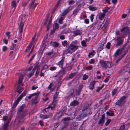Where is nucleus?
<instances>
[{"label":"nucleus","instance_id":"f257e3e1","mask_svg":"<svg viewBox=\"0 0 130 130\" xmlns=\"http://www.w3.org/2000/svg\"><path fill=\"white\" fill-rule=\"evenodd\" d=\"M25 108V105L22 104L19 108L17 112L16 118L19 119L18 123H23L24 121L25 114L23 112Z\"/></svg>","mask_w":130,"mask_h":130},{"label":"nucleus","instance_id":"f03ea898","mask_svg":"<svg viewBox=\"0 0 130 130\" xmlns=\"http://www.w3.org/2000/svg\"><path fill=\"white\" fill-rule=\"evenodd\" d=\"M78 48L77 41L75 40L72 41L67 47L66 50L69 53L72 54L75 52Z\"/></svg>","mask_w":130,"mask_h":130},{"label":"nucleus","instance_id":"7ed1b4c3","mask_svg":"<svg viewBox=\"0 0 130 130\" xmlns=\"http://www.w3.org/2000/svg\"><path fill=\"white\" fill-rule=\"evenodd\" d=\"M101 66L105 69L107 68H110L113 65L112 62H109L108 61H105L104 60H100L99 61Z\"/></svg>","mask_w":130,"mask_h":130},{"label":"nucleus","instance_id":"20e7f679","mask_svg":"<svg viewBox=\"0 0 130 130\" xmlns=\"http://www.w3.org/2000/svg\"><path fill=\"white\" fill-rule=\"evenodd\" d=\"M27 93L26 91V90H25L23 93L17 98L16 100L15 101L14 104V105L16 106H17L22 98L24 96L26 95Z\"/></svg>","mask_w":130,"mask_h":130},{"label":"nucleus","instance_id":"39448f33","mask_svg":"<svg viewBox=\"0 0 130 130\" xmlns=\"http://www.w3.org/2000/svg\"><path fill=\"white\" fill-rule=\"evenodd\" d=\"M45 44L42 43L41 45V47L40 48L38 52L37 56L38 58H40L43 53L44 49L45 48Z\"/></svg>","mask_w":130,"mask_h":130},{"label":"nucleus","instance_id":"423d86ee","mask_svg":"<svg viewBox=\"0 0 130 130\" xmlns=\"http://www.w3.org/2000/svg\"><path fill=\"white\" fill-rule=\"evenodd\" d=\"M113 40L115 41H117V43L116 44V47L117 46H121L123 44V41L122 39V37H115Z\"/></svg>","mask_w":130,"mask_h":130},{"label":"nucleus","instance_id":"0eeeda50","mask_svg":"<svg viewBox=\"0 0 130 130\" xmlns=\"http://www.w3.org/2000/svg\"><path fill=\"white\" fill-rule=\"evenodd\" d=\"M120 71L122 74H124L128 71L129 73H130V62L127 64L123 68H122Z\"/></svg>","mask_w":130,"mask_h":130},{"label":"nucleus","instance_id":"6e6552de","mask_svg":"<svg viewBox=\"0 0 130 130\" xmlns=\"http://www.w3.org/2000/svg\"><path fill=\"white\" fill-rule=\"evenodd\" d=\"M91 110L87 106H85L83 110V112L85 115H87L90 112Z\"/></svg>","mask_w":130,"mask_h":130},{"label":"nucleus","instance_id":"1a4fd4ad","mask_svg":"<svg viewBox=\"0 0 130 130\" xmlns=\"http://www.w3.org/2000/svg\"><path fill=\"white\" fill-rule=\"evenodd\" d=\"M105 114H103L102 115L100 119L98 124V125H100L102 126L105 121Z\"/></svg>","mask_w":130,"mask_h":130},{"label":"nucleus","instance_id":"9d476101","mask_svg":"<svg viewBox=\"0 0 130 130\" xmlns=\"http://www.w3.org/2000/svg\"><path fill=\"white\" fill-rule=\"evenodd\" d=\"M73 8V6H70L64 10L62 13V15L63 16L66 15L70 10H72Z\"/></svg>","mask_w":130,"mask_h":130},{"label":"nucleus","instance_id":"9b49d317","mask_svg":"<svg viewBox=\"0 0 130 130\" xmlns=\"http://www.w3.org/2000/svg\"><path fill=\"white\" fill-rule=\"evenodd\" d=\"M81 6L80 4L78 5L77 7L73 10L72 13V15H74L75 16L77 15V13H78L79 10L80 9Z\"/></svg>","mask_w":130,"mask_h":130},{"label":"nucleus","instance_id":"f8f14e48","mask_svg":"<svg viewBox=\"0 0 130 130\" xmlns=\"http://www.w3.org/2000/svg\"><path fill=\"white\" fill-rule=\"evenodd\" d=\"M53 116V114L52 113H50L48 115H45L40 114V116L41 118H42L43 119H46L51 118Z\"/></svg>","mask_w":130,"mask_h":130},{"label":"nucleus","instance_id":"ddd939ff","mask_svg":"<svg viewBox=\"0 0 130 130\" xmlns=\"http://www.w3.org/2000/svg\"><path fill=\"white\" fill-rule=\"evenodd\" d=\"M56 104L54 103V102H52V103L50 104L46 108V109H48L51 108V110H53L55 109V107L56 106Z\"/></svg>","mask_w":130,"mask_h":130},{"label":"nucleus","instance_id":"4468645a","mask_svg":"<svg viewBox=\"0 0 130 130\" xmlns=\"http://www.w3.org/2000/svg\"><path fill=\"white\" fill-rule=\"evenodd\" d=\"M23 75H21L20 76L17 85L18 86H23L24 85L22 83L23 79Z\"/></svg>","mask_w":130,"mask_h":130},{"label":"nucleus","instance_id":"2eb2a0df","mask_svg":"<svg viewBox=\"0 0 130 130\" xmlns=\"http://www.w3.org/2000/svg\"><path fill=\"white\" fill-rule=\"evenodd\" d=\"M65 57L62 56L61 60L59 62L58 64L59 67L61 68H62L63 67V64L64 60L65 59Z\"/></svg>","mask_w":130,"mask_h":130},{"label":"nucleus","instance_id":"dca6fc26","mask_svg":"<svg viewBox=\"0 0 130 130\" xmlns=\"http://www.w3.org/2000/svg\"><path fill=\"white\" fill-rule=\"evenodd\" d=\"M74 36H75L77 35H80L82 34V33L79 30L76 29L73 32Z\"/></svg>","mask_w":130,"mask_h":130},{"label":"nucleus","instance_id":"f3484780","mask_svg":"<svg viewBox=\"0 0 130 130\" xmlns=\"http://www.w3.org/2000/svg\"><path fill=\"white\" fill-rule=\"evenodd\" d=\"M24 25V23L22 22V21H21L20 23L19 28V32L21 33L22 32Z\"/></svg>","mask_w":130,"mask_h":130},{"label":"nucleus","instance_id":"a211bd4d","mask_svg":"<svg viewBox=\"0 0 130 130\" xmlns=\"http://www.w3.org/2000/svg\"><path fill=\"white\" fill-rule=\"evenodd\" d=\"M20 86H17L16 89V91L19 93L20 94L22 92V91L24 90V88L22 87H20Z\"/></svg>","mask_w":130,"mask_h":130},{"label":"nucleus","instance_id":"6ab92c4d","mask_svg":"<svg viewBox=\"0 0 130 130\" xmlns=\"http://www.w3.org/2000/svg\"><path fill=\"white\" fill-rule=\"evenodd\" d=\"M52 15L50 18V19L49 21H48V24L46 26V28H47V31H48L49 29L50 28L51 26V22L52 20Z\"/></svg>","mask_w":130,"mask_h":130},{"label":"nucleus","instance_id":"aec40b11","mask_svg":"<svg viewBox=\"0 0 130 130\" xmlns=\"http://www.w3.org/2000/svg\"><path fill=\"white\" fill-rule=\"evenodd\" d=\"M61 68L62 69L64 70V71L66 72L68 71H69L71 70L72 69V67L71 66H65L64 68L63 67V68Z\"/></svg>","mask_w":130,"mask_h":130},{"label":"nucleus","instance_id":"412c9836","mask_svg":"<svg viewBox=\"0 0 130 130\" xmlns=\"http://www.w3.org/2000/svg\"><path fill=\"white\" fill-rule=\"evenodd\" d=\"M79 104V103L78 101L74 100L70 103V105L71 106H75L78 105Z\"/></svg>","mask_w":130,"mask_h":130},{"label":"nucleus","instance_id":"4be33fe9","mask_svg":"<svg viewBox=\"0 0 130 130\" xmlns=\"http://www.w3.org/2000/svg\"><path fill=\"white\" fill-rule=\"evenodd\" d=\"M37 96H36L34 99H32L31 100L32 104H37L38 101L37 100V99L39 95H37Z\"/></svg>","mask_w":130,"mask_h":130},{"label":"nucleus","instance_id":"5701e85b","mask_svg":"<svg viewBox=\"0 0 130 130\" xmlns=\"http://www.w3.org/2000/svg\"><path fill=\"white\" fill-rule=\"evenodd\" d=\"M16 1L15 0H13L11 2V5L14 8L13 11H15L17 6L16 3Z\"/></svg>","mask_w":130,"mask_h":130},{"label":"nucleus","instance_id":"b1692460","mask_svg":"<svg viewBox=\"0 0 130 130\" xmlns=\"http://www.w3.org/2000/svg\"><path fill=\"white\" fill-rule=\"evenodd\" d=\"M95 84V81L91 82H90L89 86V88L91 90H93L94 88V86Z\"/></svg>","mask_w":130,"mask_h":130},{"label":"nucleus","instance_id":"393cba45","mask_svg":"<svg viewBox=\"0 0 130 130\" xmlns=\"http://www.w3.org/2000/svg\"><path fill=\"white\" fill-rule=\"evenodd\" d=\"M58 95V94L57 93V92H56L54 94L53 96V100L52 102H54V103H55V104H56H56L57 101V100H55L57 98Z\"/></svg>","mask_w":130,"mask_h":130},{"label":"nucleus","instance_id":"a878e982","mask_svg":"<svg viewBox=\"0 0 130 130\" xmlns=\"http://www.w3.org/2000/svg\"><path fill=\"white\" fill-rule=\"evenodd\" d=\"M52 41H51L50 42L51 44V45L53 46V47H58L59 45V43L57 42H54L52 43Z\"/></svg>","mask_w":130,"mask_h":130},{"label":"nucleus","instance_id":"bb28decb","mask_svg":"<svg viewBox=\"0 0 130 130\" xmlns=\"http://www.w3.org/2000/svg\"><path fill=\"white\" fill-rule=\"evenodd\" d=\"M86 38L84 40L82 41L81 42L82 45L83 46L86 47L87 46L86 42L88 41H89Z\"/></svg>","mask_w":130,"mask_h":130},{"label":"nucleus","instance_id":"cd10ccee","mask_svg":"<svg viewBox=\"0 0 130 130\" xmlns=\"http://www.w3.org/2000/svg\"><path fill=\"white\" fill-rule=\"evenodd\" d=\"M40 64H39V62H36L34 64V68L35 69H39V70L40 69L39 67H40Z\"/></svg>","mask_w":130,"mask_h":130},{"label":"nucleus","instance_id":"c85d7f7f","mask_svg":"<svg viewBox=\"0 0 130 130\" xmlns=\"http://www.w3.org/2000/svg\"><path fill=\"white\" fill-rule=\"evenodd\" d=\"M67 110V108L66 107H63L61 110L60 111L59 113H62L64 115V114L66 113Z\"/></svg>","mask_w":130,"mask_h":130},{"label":"nucleus","instance_id":"c756f323","mask_svg":"<svg viewBox=\"0 0 130 130\" xmlns=\"http://www.w3.org/2000/svg\"><path fill=\"white\" fill-rule=\"evenodd\" d=\"M105 16V14L102 13H100L99 15V19L101 20H102L104 18Z\"/></svg>","mask_w":130,"mask_h":130},{"label":"nucleus","instance_id":"7c9ffc66","mask_svg":"<svg viewBox=\"0 0 130 130\" xmlns=\"http://www.w3.org/2000/svg\"><path fill=\"white\" fill-rule=\"evenodd\" d=\"M59 28V26L58 24L57 23H55L53 25V29H54V30H53L54 32H55V30L58 28Z\"/></svg>","mask_w":130,"mask_h":130},{"label":"nucleus","instance_id":"2f4dec72","mask_svg":"<svg viewBox=\"0 0 130 130\" xmlns=\"http://www.w3.org/2000/svg\"><path fill=\"white\" fill-rule=\"evenodd\" d=\"M39 92L38 93H35L32 94H30L27 97V98L29 99H30L31 97L37 95H39Z\"/></svg>","mask_w":130,"mask_h":130},{"label":"nucleus","instance_id":"473e14b6","mask_svg":"<svg viewBox=\"0 0 130 130\" xmlns=\"http://www.w3.org/2000/svg\"><path fill=\"white\" fill-rule=\"evenodd\" d=\"M88 8L90 10L92 11H94L97 9V8L96 7H93L91 5H90L88 7Z\"/></svg>","mask_w":130,"mask_h":130},{"label":"nucleus","instance_id":"72a5a7b5","mask_svg":"<svg viewBox=\"0 0 130 130\" xmlns=\"http://www.w3.org/2000/svg\"><path fill=\"white\" fill-rule=\"evenodd\" d=\"M95 52L94 50H92V51L89 52L88 55V56L89 57H92L95 54Z\"/></svg>","mask_w":130,"mask_h":130},{"label":"nucleus","instance_id":"f704fd0d","mask_svg":"<svg viewBox=\"0 0 130 130\" xmlns=\"http://www.w3.org/2000/svg\"><path fill=\"white\" fill-rule=\"evenodd\" d=\"M107 115L108 116H114V113L113 111H107L106 112Z\"/></svg>","mask_w":130,"mask_h":130},{"label":"nucleus","instance_id":"c9c22d12","mask_svg":"<svg viewBox=\"0 0 130 130\" xmlns=\"http://www.w3.org/2000/svg\"><path fill=\"white\" fill-rule=\"evenodd\" d=\"M64 19V16L62 15L61 16V17L58 20V23L60 24H62L63 23L62 21Z\"/></svg>","mask_w":130,"mask_h":130},{"label":"nucleus","instance_id":"e433bc0d","mask_svg":"<svg viewBox=\"0 0 130 130\" xmlns=\"http://www.w3.org/2000/svg\"><path fill=\"white\" fill-rule=\"evenodd\" d=\"M35 0H31L30 2L29 5V9H30L32 8L33 5L34 4Z\"/></svg>","mask_w":130,"mask_h":130},{"label":"nucleus","instance_id":"4c0bfd02","mask_svg":"<svg viewBox=\"0 0 130 130\" xmlns=\"http://www.w3.org/2000/svg\"><path fill=\"white\" fill-rule=\"evenodd\" d=\"M122 50H121L120 49H118L116 52L115 54L116 55H119L121 54L122 53Z\"/></svg>","mask_w":130,"mask_h":130},{"label":"nucleus","instance_id":"58836bf2","mask_svg":"<svg viewBox=\"0 0 130 130\" xmlns=\"http://www.w3.org/2000/svg\"><path fill=\"white\" fill-rule=\"evenodd\" d=\"M123 102L120 99L118 100L117 102H116V104L117 105L121 106L123 104Z\"/></svg>","mask_w":130,"mask_h":130},{"label":"nucleus","instance_id":"ea45409f","mask_svg":"<svg viewBox=\"0 0 130 130\" xmlns=\"http://www.w3.org/2000/svg\"><path fill=\"white\" fill-rule=\"evenodd\" d=\"M76 75V73H71L70 74L69 76V78H72Z\"/></svg>","mask_w":130,"mask_h":130},{"label":"nucleus","instance_id":"a19ab883","mask_svg":"<svg viewBox=\"0 0 130 130\" xmlns=\"http://www.w3.org/2000/svg\"><path fill=\"white\" fill-rule=\"evenodd\" d=\"M129 43L127 41V42L123 45V46L121 48V49H120V50H122V52L123 51V50H124L125 48L127 45Z\"/></svg>","mask_w":130,"mask_h":130},{"label":"nucleus","instance_id":"79ce46f5","mask_svg":"<svg viewBox=\"0 0 130 130\" xmlns=\"http://www.w3.org/2000/svg\"><path fill=\"white\" fill-rule=\"evenodd\" d=\"M78 125V124L77 122H75L72 123L71 126L73 127L76 128Z\"/></svg>","mask_w":130,"mask_h":130},{"label":"nucleus","instance_id":"37998d69","mask_svg":"<svg viewBox=\"0 0 130 130\" xmlns=\"http://www.w3.org/2000/svg\"><path fill=\"white\" fill-rule=\"evenodd\" d=\"M83 87V85H79L78 87V89L77 90L78 91H81Z\"/></svg>","mask_w":130,"mask_h":130},{"label":"nucleus","instance_id":"c03bdc74","mask_svg":"<svg viewBox=\"0 0 130 130\" xmlns=\"http://www.w3.org/2000/svg\"><path fill=\"white\" fill-rule=\"evenodd\" d=\"M74 90H71L68 93V96L69 97H70L72 96L74 93Z\"/></svg>","mask_w":130,"mask_h":130},{"label":"nucleus","instance_id":"a18cd8bd","mask_svg":"<svg viewBox=\"0 0 130 130\" xmlns=\"http://www.w3.org/2000/svg\"><path fill=\"white\" fill-rule=\"evenodd\" d=\"M59 124L58 122H56L54 125V127L53 128L54 130H55L58 127Z\"/></svg>","mask_w":130,"mask_h":130},{"label":"nucleus","instance_id":"49530a36","mask_svg":"<svg viewBox=\"0 0 130 130\" xmlns=\"http://www.w3.org/2000/svg\"><path fill=\"white\" fill-rule=\"evenodd\" d=\"M68 43V42L67 40H64L61 42L62 44L64 47L66 46L67 44Z\"/></svg>","mask_w":130,"mask_h":130},{"label":"nucleus","instance_id":"de8ad7c7","mask_svg":"<svg viewBox=\"0 0 130 130\" xmlns=\"http://www.w3.org/2000/svg\"><path fill=\"white\" fill-rule=\"evenodd\" d=\"M89 76L88 75H87L86 74H85L83 75V77L82 79L84 80H86L88 78Z\"/></svg>","mask_w":130,"mask_h":130},{"label":"nucleus","instance_id":"09e8293b","mask_svg":"<svg viewBox=\"0 0 130 130\" xmlns=\"http://www.w3.org/2000/svg\"><path fill=\"white\" fill-rule=\"evenodd\" d=\"M117 91V89L115 88L113 89L111 95L112 96H113L115 95Z\"/></svg>","mask_w":130,"mask_h":130},{"label":"nucleus","instance_id":"8fccbe9b","mask_svg":"<svg viewBox=\"0 0 130 130\" xmlns=\"http://www.w3.org/2000/svg\"><path fill=\"white\" fill-rule=\"evenodd\" d=\"M50 14H47L46 15V21L45 23L44 24V25L45 26L46 25L47 23V20H48V18L49 17Z\"/></svg>","mask_w":130,"mask_h":130},{"label":"nucleus","instance_id":"3c124183","mask_svg":"<svg viewBox=\"0 0 130 130\" xmlns=\"http://www.w3.org/2000/svg\"><path fill=\"white\" fill-rule=\"evenodd\" d=\"M8 126L4 124L2 127V130H8Z\"/></svg>","mask_w":130,"mask_h":130},{"label":"nucleus","instance_id":"603ef678","mask_svg":"<svg viewBox=\"0 0 130 130\" xmlns=\"http://www.w3.org/2000/svg\"><path fill=\"white\" fill-rule=\"evenodd\" d=\"M104 84H103L102 85L101 87H99L98 89L96 90V91L97 92H99L100 90H101L104 87Z\"/></svg>","mask_w":130,"mask_h":130},{"label":"nucleus","instance_id":"864d4df0","mask_svg":"<svg viewBox=\"0 0 130 130\" xmlns=\"http://www.w3.org/2000/svg\"><path fill=\"white\" fill-rule=\"evenodd\" d=\"M111 121V120L110 119H108L105 123V125L106 126L108 125L109 124V123Z\"/></svg>","mask_w":130,"mask_h":130},{"label":"nucleus","instance_id":"5fc2aeb1","mask_svg":"<svg viewBox=\"0 0 130 130\" xmlns=\"http://www.w3.org/2000/svg\"><path fill=\"white\" fill-rule=\"evenodd\" d=\"M93 66L91 65L87 66L86 67V69L88 70H91Z\"/></svg>","mask_w":130,"mask_h":130},{"label":"nucleus","instance_id":"6e6d98bb","mask_svg":"<svg viewBox=\"0 0 130 130\" xmlns=\"http://www.w3.org/2000/svg\"><path fill=\"white\" fill-rule=\"evenodd\" d=\"M57 68V67H51L49 69L51 71H55L56 70Z\"/></svg>","mask_w":130,"mask_h":130},{"label":"nucleus","instance_id":"4d7b16f0","mask_svg":"<svg viewBox=\"0 0 130 130\" xmlns=\"http://www.w3.org/2000/svg\"><path fill=\"white\" fill-rule=\"evenodd\" d=\"M111 43L110 42H108L107 43L106 45V47L108 49H109L110 48Z\"/></svg>","mask_w":130,"mask_h":130},{"label":"nucleus","instance_id":"13d9d810","mask_svg":"<svg viewBox=\"0 0 130 130\" xmlns=\"http://www.w3.org/2000/svg\"><path fill=\"white\" fill-rule=\"evenodd\" d=\"M126 98H127V97L126 96H122L120 98V100L123 102L124 100H125L126 99Z\"/></svg>","mask_w":130,"mask_h":130},{"label":"nucleus","instance_id":"bf43d9fd","mask_svg":"<svg viewBox=\"0 0 130 130\" xmlns=\"http://www.w3.org/2000/svg\"><path fill=\"white\" fill-rule=\"evenodd\" d=\"M48 68V66L46 64H45L44 65L42 68L41 69L42 70H43L44 69H46Z\"/></svg>","mask_w":130,"mask_h":130},{"label":"nucleus","instance_id":"052dcab7","mask_svg":"<svg viewBox=\"0 0 130 130\" xmlns=\"http://www.w3.org/2000/svg\"><path fill=\"white\" fill-rule=\"evenodd\" d=\"M103 49V47L102 46H101V45H99V47L98 49V52H100Z\"/></svg>","mask_w":130,"mask_h":130},{"label":"nucleus","instance_id":"680f3d73","mask_svg":"<svg viewBox=\"0 0 130 130\" xmlns=\"http://www.w3.org/2000/svg\"><path fill=\"white\" fill-rule=\"evenodd\" d=\"M66 72L65 71H64V70L62 69V70L60 71V74L62 75H63L65 74Z\"/></svg>","mask_w":130,"mask_h":130},{"label":"nucleus","instance_id":"e2e57ef3","mask_svg":"<svg viewBox=\"0 0 130 130\" xmlns=\"http://www.w3.org/2000/svg\"><path fill=\"white\" fill-rule=\"evenodd\" d=\"M94 14H91L90 16V19L91 21L92 22L93 21V19L94 18Z\"/></svg>","mask_w":130,"mask_h":130},{"label":"nucleus","instance_id":"0e129e2a","mask_svg":"<svg viewBox=\"0 0 130 130\" xmlns=\"http://www.w3.org/2000/svg\"><path fill=\"white\" fill-rule=\"evenodd\" d=\"M84 23L86 24H88L89 23V19H85L84 20Z\"/></svg>","mask_w":130,"mask_h":130},{"label":"nucleus","instance_id":"69168bd1","mask_svg":"<svg viewBox=\"0 0 130 130\" xmlns=\"http://www.w3.org/2000/svg\"><path fill=\"white\" fill-rule=\"evenodd\" d=\"M10 32L9 31L6 32L5 33L6 35L8 37V39L11 36L10 35Z\"/></svg>","mask_w":130,"mask_h":130},{"label":"nucleus","instance_id":"338daca9","mask_svg":"<svg viewBox=\"0 0 130 130\" xmlns=\"http://www.w3.org/2000/svg\"><path fill=\"white\" fill-rule=\"evenodd\" d=\"M95 62V60L94 59H92L89 61V63L90 64H93Z\"/></svg>","mask_w":130,"mask_h":130},{"label":"nucleus","instance_id":"774afa93","mask_svg":"<svg viewBox=\"0 0 130 130\" xmlns=\"http://www.w3.org/2000/svg\"><path fill=\"white\" fill-rule=\"evenodd\" d=\"M128 38L127 39V42H128L129 43L130 42V31H129L128 34Z\"/></svg>","mask_w":130,"mask_h":130}]
</instances>
